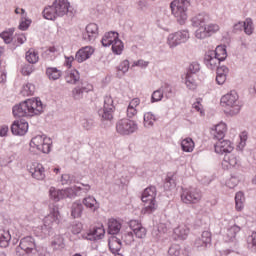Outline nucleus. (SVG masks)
I'll use <instances>...</instances> for the list:
<instances>
[{
  "mask_svg": "<svg viewBox=\"0 0 256 256\" xmlns=\"http://www.w3.org/2000/svg\"><path fill=\"white\" fill-rule=\"evenodd\" d=\"M220 103L222 107H225L226 113L231 116L238 115L241 111V107H243V104L239 101V94H237L235 90L222 96Z\"/></svg>",
  "mask_w": 256,
  "mask_h": 256,
  "instance_id": "4",
  "label": "nucleus"
},
{
  "mask_svg": "<svg viewBox=\"0 0 256 256\" xmlns=\"http://www.w3.org/2000/svg\"><path fill=\"white\" fill-rule=\"evenodd\" d=\"M29 131V123L25 120H15L11 125L12 135L23 136Z\"/></svg>",
  "mask_w": 256,
  "mask_h": 256,
  "instance_id": "18",
  "label": "nucleus"
},
{
  "mask_svg": "<svg viewBox=\"0 0 256 256\" xmlns=\"http://www.w3.org/2000/svg\"><path fill=\"white\" fill-rule=\"evenodd\" d=\"M33 71H35V67L33 66V64H23L21 67V73L24 76L31 75Z\"/></svg>",
  "mask_w": 256,
  "mask_h": 256,
  "instance_id": "51",
  "label": "nucleus"
},
{
  "mask_svg": "<svg viewBox=\"0 0 256 256\" xmlns=\"http://www.w3.org/2000/svg\"><path fill=\"white\" fill-rule=\"evenodd\" d=\"M99 37V26L96 23H90L86 26L85 32L82 33V38L87 43H94Z\"/></svg>",
  "mask_w": 256,
  "mask_h": 256,
  "instance_id": "14",
  "label": "nucleus"
},
{
  "mask_svg": "<svg viewBox=\"0 0 256 256\" xmlns=\"http://www.w3.org/2000/svg\"><path fill=\"white\" fill-rule=\"evenodd\" d=\"M29 173L33 177V179H36L37 181H44L45 179V167H43V164L39 162H34L30 165L28 168Z\"/></svg>",
  "mask_w": 256,
  "mask_h": 256,
  "instance_id": "17",
  "label": "nucleus"
},
{
  "mask_svg": "<svg viewBox=\"0 0 256 256\" xmlns=\"http://www.w3.org/2000/svg\"><path fill=\"white\" fill-rule=\"evenodd\" d=\"M44 55L50 56V59H55L57 57V48L55 46L49 47L45 52Z\"/></svg>",
  "mask_w": 256,
  "mask_h": 256,
  "instance_id": "59",
  "label": "nucleus"
},
{
  "mask_svg": "<svg viewBox=\"0 0 256 256\" xmlns=\"http://www.w3.org/2000/svg\"><path fill=\"white\" fill-rule=\"evenodd\" d=\"M189 7H191V1L189 0H173L170 3L172 15L175 17L179 25H185L188 17L187 12L189 11Z\"/></svg>",
  "mask_w": 256,
  "mask_h": 256,
  "instance_id": "5",
  "label": "nucleus"
},
{
  "mask_svg": "<svg viewBox=\"0 0 256 256\" xmlns=\"http://www.w3.org/2000/svg\"><path fill=\"white\" fill-rule=\"evenodd\" d=\"M82 205L85 206L86 209H90V211H97L100 207L99 202L93 196H87L82 200Z\"/></svg>",
  "mask_w": 256,
  "mask_h": 256,
  "instance_id": "24",
  "label": "nucleus"
},
{
  "mask_svg": "<svg viewBox=\"0 0 256 256\" xmlns=\"http://www.w3.org/2000/svg\"><path fill=\"white\" fill-rule=\"evenodd\" d=\"M104 35L107 37L108 41H110L111 45L119 39V33L115 31L106 32Z\"/></svg>",
  "mask_w": 256,
  "mask_h": 256,
  "instance_id": "56",
  "label": "nucleus"
},
{
  "mask_svg": "<svg viewBox=\"0 0 256 256\" xmlns=\"http://www.w3.org/2000/svg\"><path fill=\"white\" fill-rule=\"evenodd\" d=\"M157 197V188L155 186L147 187L141 196V201L144 203L145 213L151 214L157 210L155 198Z\"/></svg>",
  "mask_w": 256,
  "mask_h": 256,
  "instance_id": "6",
  "label": "nucleus"
},
{
  "mask_svg": "<svg viewBox=\"0 0 256 256\" xmlns=\"http://www.w3.org/2000/svg\"><path fill=\"white\" fill-rule=\"evenodd\" d=\"M181 148L185 153H191L195 149V142L191 138H185L181 142Z\"/></svg>",
  "mask_w": 256,
  "mask_h": 256,
  "instance_id": "36",
  "label": "nucleus"
},
{
  "mask_svg": "<svg viewBox=\"0 0 256 256\" xmlns=\"http://www.w3.org/2000/svg\"><path fill=\"white\" fill-rule=\"evenodd\" d=\"M94 52L95 50L91 46L83 47L76 52L75 61H77V63H84V61L91 58Z\"/></svg>",
  "mask_w": 256,
  "mask_h": 256,
  "instance_id": "19",
  "label": "nucleus"
},
{
  "mask_svg": "<svg viewBox=\"0 0 256 256\" xmlns=\"http://www.w3.org/2000/svg\"><path fill=\"white\" fill-rule=\"evenodd\" d=\"M46 75L50 81H57V79H61V70L57 67H48L46 68Z\"/></svg>",
  "mask_w": 256,
  "mask_h": 256,
  "instance_id": "33",
  "label": "nucleus"
},
{
  "mask_svg": "<svg viewBox=\"0 0 256 256\" xmlns=\"http://www.w3.org/2000/svg\"><path fill=\"white\" fill-rule=\"evenodd\" d=\"M241 231V227L237 226V224H234L230 228L227 229L226 233V241H233L235 237H237V233Z\"/></svg>",
  "mask_w": 256,
  "mask_h": 256,
  "instance_id": "37",
  "label": "nucleus"
},
{
  "mask_svg": "<svg viewBox=\"0 0 256 256\" xmlns=\"http://www.w3.org/2000/svg\"><path fill=\"white\" fill-rule=\"evenodd\" d=\"M164 189H166V191H171V189H175V179H173V177H166L164 182Z\"/></svg>",
  "mask_w": 256,
  "mask_h": 256,
  "instance_id": "52",
  "label": "nucleus"
},
{
  "mask_svg": "<svg viewBox=\"0 0 256 256\" xmlns=\"http://www.w3.org/2000/svg\"><path fill=\"white\" fill-rule=\"evenodd\" d=\"M83 209L84 207L81 200L75 201L71 205V217H73V219H79L81 215H83Z\"/></svg>",
  "mask_w": 256,
  "mask_h": 256,
  "instance_id": "28",
  "label": "nucleus"
},
{
  "mask_svg": "<svg viewBox=\"0 0 256 256\" xmlns=\"http://www.w3.org/2000/svg\"><path fill=\"white\" fill-rule=\"evenodd\" d=\"M30 147L31 149H37L40 153H51L53 141L45 135H37L31 139Z\"/></svg>",
  "mask_w": 256,
  "mask_h": 256,
  "instance_id": "7",
  "label": "nucleus"
},
{
  "mask_svg": "<svg viewBox=\"0 0 256 256\" xmlns=\"http://www.w3.org/2000/svg\"><path fill=\"white\" fill-rule=\"evenodd\" d=\"M214 57H217L220 61L227 59V48L225 46H217L215 50H209Z\"/></svg>",
  "mask_w": 256,
  "mask_h": 256,
  "instance_id": "30",
  "label": "nucleus"
},
{
  "mask_svg": "<svg viewBox=\"0 0 256 256\" xmlns=\"http://www.w3.org/2000/svg\"><path fill=\"white\" fill-rule=\"evenodd\" d=\"M26 61L31 65H35V63L39 62V53L33 49L28 50L26 52Z\"/></svg>",
  "mask_w": 256,
  "mask_h": 256,
  "instance_id": "39",
  "label": "nucleus"
},
{
  "mask_svg": "<svg viewBox=\"0 0 256 256\" xmlns=\"http://www.w3.org/2000/svg\"><path fill=\"white\" fill-rule=\"evenodd\" d=\"M44 19L48 21H55L57 17H73L75 15V9L71 7L69 0H55L51 6L45 7L43 12Z\"/></svg>",
  "mask_w": 256,
  "mask_h": 256,
  "instance_id": "2",
  "label": "nucleus"
},
{
  "mask_svg": "<svg viewBox=\"0 0 256 256\" xmlns=\"http://www.w3.org/2000/svg\"><path fill=\"white\" fill-rule=\"evenodd\" d=\"M143 224L139 222V220H130L129 227L133 231V233L136 231V229L140 228Z\"/></svg>",
  "mask_w": 256,
  "mask_h": 256,
  "instance_id": "63",
  "label": "nucleus"
},
{
  "mask_svg": "<svg viewBox=\"0 0 256 256\" xmlns=\"http://www.w3.org/2000/svg\"><path fill=\"white\" fill-rule=\"evenodd\" d=\"M185 85H186L187 89H190V91H195V89H197V81L195 80L194 74L186 73Z\"/></svg>",
  "mask_w": 256,
  "mask_h": 256,
  "instance_id": "38",
  "label": "nucleus"
},
{
  "mask_svg": "<svg viewBox=\"0 0 256 256\" xmlns=\"http://www.w3.org/2000/svg\"><path fill=\"white\" fill-rule=\"evenodd\" d=\"M196 39H207L209 37V32H207V26H201L195 31Z\"/></svg>",
  "mask_w": 256,
  "mask_h": 256,
  "instance_id": "44",
  "label": "nucleus"
},
{
  "mask_svg": "<svg viewBox=\"0 0 256 256\" xmlns=\"http://www.w3.org/2000/svg\"><path fill=\"white\" fill-rule=\"evenodd\" d=\"M138 130L139 125L134 120L124 118L116 122V133H118V135H133V133H137Z\"/></svg>",
  "mask_w": 256,
  "mask_h": 256,
  "instance_id": "8",
  "label": "nucleus"
},
{
  "mask_svg": "<svg viewBox=\"0 0 256 256\" xmlns=\"http://www.w3.org/2000/svg\"><path fill=\"white\" fill-rule=\"evenodd\" d=\"M71 231H72L73 235H79V233H81V231H83V224L81 222H74L72 224Z\"/></svg>",
  "mask_w": 256,
  "mask_h": 256,
  "instance_id": "57",
  "label": "nucleus"
},
{
  "mask_svg": "<svg viewBox=\"0 0 256 256\" xmlns=\"http://www.w3.org/2000/svg\"><path fill=\"white\" fill-rule=\"evenodd\" d=\"M118 73L125 75L129 71V60L122 61L119 66L116 67Z\"/></svg>",
  "mask_w": 256,
  "mask_h": 256,
  "instance_id": "50",
  "label": "nucleus"
},
{
  "mask_svg": "<svg viewBox=\"0 0 256 256\" xmlns=\"http://www.w3.org/2000/svg\"><path fill=\"white\" fill-rule=\"evenodd\" d=\"M200 239L203 240L206 245L208 246L211 245V232L209 231L202 232Z\"/></svg>",
  "mask_w": 256,
  "mask_h": 256,
  "instance_id": "60",
  "label": "nucleus"
},
{
  "mask_svg": "<svg viewBox=\"0 0 256 256\" xmlns=\"http://www.w3.org/2000/svg\"><path fill=\"white\" fill-rule=\"evenodd\" d=\"M239 163H240L239 158L235 156V154L228 153V154H225L222 165L228 168L239 167Z\"/></svg>",
  "mask_w": 256,
  "mask_h": 256,
  "instance_id": "27",
  "label": "nucleus"
},
{
  "mask_svg": "<svg viewBox=\"0 0 256 256\" xmlns=\"http://www.w3.org/2000/svg\"><path fill=\"white\" fill-rule=\"evenodd\" d=\"M115 113V102L113 101V97L111 95H106L104 97V105L103 108L98 110V115L101 121H109L113 119V115Z\"/></svg>",
  "mask_w": 256,
  "mask_h": 256,
  "instance_id": "9",
  "label": "nucleus"
},
{
  "mask_svg": "<svg viewBox=\"0 0 256 256\" xmlns=\"http://www.w3.org/2000/svg\"><path fill=\"white\" fill-rule=\"evenodd\" d=\"M246 141H247V132H242V134L240 135V142L236 147L237 151H243V149H245V145H247Z\"/></svg>",
  "mask_w": 256,
  "mask_h": 256,
  "instance_id": "54",
  "label": "nucleus"
},
{
  "mask_svg": "<svg viewBox=\"0 0 256 256\" xmlns=\"http://www.w3.org/2000/svg\"><path fill=\"white\" fill-rule=\"evenodd\" d=\"M227 73H229V68H227V66H221L217 68L216 83L218 85H223L227 81Z\"/></svg>",
  "mask_w": 256,
  "mask_h": 256,
  "instance_id": "25",
  "label": "nucleus"
},
{
  "mask_svg": "<svg viewBox=\"0 0 256 256\" xmlns=\"http://www.w3.org/2000/svg\"><path fill=\"white\" fill-rule=\"evenodd\" d=\"M19 249L24 251L27 255L32 253L33 250L37 249V244L35 243V238L32 236H26L20 240L19 246L16 248V253L19 254Z\"/></svg>",
  "mask_w": 256,
  "mask_h": 256,
  "instance_id": "13",
  "label": "nucleus"
},
{
  "mask_svg": "<svg viewBox=\"0 0 256 256\" xmlns=\"http://www.w3.org/2000/svg\"><path fill=\"white\" fill-rule=\"evenodd\" d=\"M203 194L197 188H185L181 193V201L186 205H195L201 201Z\"/></svg>",
  "mask_w": 256,
  "mask_h": 256,
  "instance_id": "10",
  "label": "nucleus"
},
{
  "mask_svg": "<svg viewBox=\"0 0 256 256\" xmlns=\"http://www.w3.org/2000/svg\"><path fill=\"white\" fill-rule=\"evenodd\" d=\"M109 249L113 255L119 253L121 251V247H123V243L121 242V238L117 236H112L108 242Z\"/></svg>",
  "mask_w": 256,
  "mask_h": 256,
  "instance_id": "23",
  "label": "nucleus"
},
{
  "mask_svg": "<svg viewBox=\"0 0 256 256\" xmlns=\"http://www.w3.org/2000/svg\"><path fill=\"white\" fill-rule=\"evenodd\" d=\"M164 97L163 90L159 88L158 90L154 91L151 96V103H157L161 101Z\"/></svg>",
  "mask_w": 256,
  "mask_h": 256,
  "instance_id": "49",
  "label": "nucleus"
},
{
  "mask_svg": "<svg viewBox=\"0 0 256 256\" xmlns=\"http://www.w3.org/2000/svg\"><path fill=\"white\" fill-rule=\"evenodd\" d=\"M54 223L59 224V208L52 209L49 215L44 218V227L47 229H51Z\"/></svg>",
  "mask_w": 256,
  "mask_h": 256,
  "instance_id": "20",
  "label": "nucleus"
},
{
  "mask_svg": "<svg viewBox=\"0 0 256 256\" xmlns=\"http://www.w3.org/2000/svg\"><path fill=\"white\" fill-rule=\"evenodd\" d=\"M123 49H125L123 41L118 38V40L112 44V53H114V55H121V53H123Z\"/></svg>",
  "mask_w": 256,
  "mask_h": 256,
  "instance_id": "42",
  "label": "nucleus"
},
{
  "mask_svg": "<svg viewBox=\"0 0 256 256\" xmlns=\"http://www.w3.org/2000/svg\"><path fill=\"white\" fill-rule=\"evenodd\" d=\"M211 133L214 139L218 140V142L214 146L216 153L220 155H223V153H226V155H229V153H231L233 149H235L231 141L222 140L225 137V133H227V124L223 122L217 124Z\"/></svg>",
  "mask_w": 256,
  "mask_h": 256,
  "instance_id": "3",
  "label": "nucleus"
},
{
  "mask_svg": "<svg viewBox=\"0 0 256 256\" xmlns=\"http://www.w3.org/2000/svg\"><path fill=\"white\" fill-rule=\"evenodd\" d=\"M83 237L87 241H101L105 237V228L102 224L95 226L88 233L84 234Z\"/></svg>",
  "mask_w": 256,
  "mask_h": 256,
  "instance_id": "15",
  "label": "nucleus"
},
{
  "mask_svg": "<svg viewBox=\"0 0 256 256\" xmlns=\"http://www.w3.org/2000/svg\"><path fill=\"white\" fill-rule=\"evenodd\" d=\"M0 37L3 39L4 43H6L7 45L11 43V41H13V38L11 37V33L9 32H2L0 34Z\"/></svg>",
  "mask_w": 256,
  "mask_h": 256,
  "instance_id": "64",
  "label": "nucleus"
},
{
  "mask_svg": "<svg viewBox=\"0 0 256 256\" xmlns=\"http://www.w3.org/2000/svg\"><path fill=\"white\" fill-rule=\"evenodd\" d=\"M189 30H182L168 35L167 43L171 49L189 41Z\"/></svg>",
  "mask_w": 256,
  "mask_h": 256,
  "instance_id": "12",
  "label": "nucleus"
},
{
  "mask_svg": "<svg viewBox=\"0 0 256 256\" xmlns=\"http://www.w3.org/2000/svg\"><path fill=\"white\" fill-rule=\"evenodd\" d=\"M133 233L136 235L137 239H145V237H147V229L143 227V225L136 229Z\"/></svg>",
  "mask_w": 256,
  "mask_h": 256,
  "instance_id": "55",
  "label": "nucleus"
},
{
  "mask_svg": "<svg viewBox=\"0 0 256 256\" xmlns=\"http://www.w3.org/2000/svg\"><path fill=\"white\" fill-rule=\"evenodd\" d=\"M122 224L119 220L112 218L108 220V233L109 235H119Z\"/></svg>",
  "mask_w": 256,
  "mask_h": 256,
  "instance_id": "26",
  "label": "nucleus"
},
{
  "mask_svg": "<svg viewBox=\"0 0 256 256\" xmlns=\"http://www.w3.org/2000/svg\"><path fill=\"white\" fill-rule=\"evenodd\" d=\"M243 31L246 35H253V32L255 31V26H253V20L251 18L245 19Z\"/></svg>",
  "mask_w": 256,
  "mask_h": 256,
  "instance_id": "43",
  "label": "nucleus"
},
{
  "mask_svg": "<svg viewBox=\"0 0 256 256\" xmlns=\"http://www.w3.org/2000/svg\"><path fill=\"white\" fill-rule=\"evenodd\" d=\"M9 241H11V234L9 231L0 229V247L2 249L9 247Z\"/></svg>",
  "mask_w": 256,
  "mask_h": 256,
  "instance_id": "34",
  "label": "nucleus"
},
{
  "mask_svg": "<svg viewBox=\"0 0 256 256\" xmlns=\"http://www.w3.org/2000/svg\"><path fill=\"white\" fill-rule=\"evenodd\" d=\"M89 91H93V85L87 82H81L80 85L76 86L72 90V97L74 101H81L83 99L84 93H89Z\"/></svg>",
  "mask_w": 256,
  "mask_h": 256,
  "instance_id": "16",
  "label": "nucleus"
},
{
  "mask_svg": "<svg viewBox=\"0 0 256 256\" xmlns=\"http://www.w3.org/2000/svg\"><path fill=\"white\" fill-rule=\"evenodd\" d=\"M206 31L208 33V37H211L213 33H217V31H219V25L209 24L208 26H206Z\"/></svg>",
  "mask_w": 256,
  "mask_h": 256,
  "instance_id": "58",
  "label": "nucleus"
},
{
  "mask_svg": "<svg viewBox=\"0 0 256 256\" xmlns=\"http://www.w3.org/2000/svg\"><path fill=\"white\" fill-rule=\"evenodd\" d=\"M49 195L50 199L52 201H55V203H59L61 199H73V197H76L77 194L75 193V189L73 188H67L65 190H58L55 187H51L49 189Z\"/></svg>",
  "mask_w": 256,
  "mask_h": 256,
  "instance_id": "11",
  "label": "nucleus"
},
{
  "mask_svg": "<svg viewBox=\"0 0 256 256\" xmlns=\"http://www.w3.org/2000/svg\"><path fill=\"white\" fill-rule=\"evenodd\" d=\"M181 255V246L173 244L168 250V256H180Z\"/></svg>",
  "mask_w": 256,
  "mask_h": 256,
  "instance_id": "53",
  "label": "nucleus"
},
{
  "mask_svg": "<svg viewBox=\"0 0 256 256\" xmlns=\"http://www.w3.org/2000/svg\"><path fill=\"white\" fill-rule=\"evenodd\" d=\"M31 25V20L27 19V12L25 9L21 8V21L18 26L20 31H27Z\"/></svg>",
  "mask_w": 256,
  "mask_h": 256,
  "instance_id": "31",
  "label": "nucleus"
},
{
  "mask_svg": "<svg viewBox=\"0 0 256 256\" xmlns=\"http://www.w3.org/2000/svg\"><path fill=\"white\" fill-rule=\"evenodd\" d=\"M174 234L178 236V239H187V235H189V228L185 225H180L174 229Z\"/></svg>",
  "mask_w": 256,
  "mask_h": 256,
  "instance_id": "40",
  "label": "nucleus"
},
{
  "mask_svg": "<svg viewBox=\"0 0 256 256\" xmlns=\"http://www.w3.org/2000/svg\"><path fill=\"white\" fill-rule=\"evenodd\" d=\"M243 201H245V195L243 194V192H237L235 195L237 211H241V209H243Z\"/></svg>",
  "mask_w": 256,
  "mask_h": 256,
  "instance_id": "46",
  "label": "nucleus"
},
{
  "mask_svg": "<svg viewBox=\"0 0 256 256\" xmlns=\"http://www.w3.org/2000/svg\"><path fill=\"white\" fill-rule=\"evenodd\" d=\"M21 95L23 97H30L31 95L35 94V85L32 83H27L22 87Z\"/></svg>",
  "mask_w": 256,
  "mask_h": 256,
  "instance_id": "41",
  "label": "nucleus"
},
{
  "mask_svg": "<svg viewBox=\"0 0 256 256\" xmlns=\"http://www.w3.org/2000/svg\"><path fill=\"white\" fill-rule=\"evenodd\" d=\"M247 245L250 251L256 253V232H252V234L247 237Z\"/></svg>",
  "mask_w": 256,
  "mask_h": 256,
  "instance_id": "45",
  "label": "nucleus"
},
{
  "mask_svg": "<svg viewBox=\"0 0 256 256\" xmlns=\"http://www.w3.org/2000/svg\"><path fill=\"white\" fill-rule=\"evenodd\" d=\"M94 122L92 119H83L82 120V127L86 129V131H89L93 129Z\"/></svg>",
  "mask_w": 256,
  "mask_h": 256,
  "instance_id": "62",
  "label": "nucleus"
},
{
  "mask_svg": "<svg viewBox=\"0 0 256 256\" xmlns=\"http://www.w3.org/2000/svg\"><path fill=\"white\" fill-rule=\"evenodd\" d=\"M79 79H81V74L75 69L67 72L65 76L66 82L70 83V85H77Z\"/></svg>",
  "mask_w": 256,
  "mask_h": 256,
  "instance_id": "29",
  "label": "nucleus"
},
{
  "mask_svg": "<svg viewBox=\"0 0 256 256\" xmlns=\"http://www.w3.org/2000/svg\"><path fill=\"white\" fill-rule=\"evenodd\" d=\"M160 89L162 90L163 95H165L166 99H171L177 94L175 88H173V86H171L169 83H164L160 87Z\"/></svg>",
  "mask_w": 256,
  "mask_h": 256,
  "instance_id": "32",
  "label": "nucleus"
},
{
  "mask_svg": "<svg viewBox=\"0 0 256 256\" xmlns=\"http://www.w3.org/2000/svg\"><path fill=\"white\" fill-rule=\"evenodd\" d=\"M14 117H35L43 113V102L39 98H32L16 104L12 108Z\"/></svg>",
  "mask_w": 256,
  "mask_h": 256,
  "instance_id": "1",
  "label": "nucleus"
},
{
  "mask_svg": "<svg viewBox=\"0 0 256 256\" xmlns=\"http://www.w3.org/2000/svg\"><path fill=\"white\" fill-rule=\"evenodd\" d=\"M155 121H157V116H155L153 112H146L144 114V127H146V129L153 127V125H155Z\"/></svg>",
  "mask_w": 256,
  "mask_h": 256,
  "instance_id": "35",
  "label": "nucleus"
},
{
  "mask_svg": "<svg viewBox=\"0 0 256 256\" xmlns=\"http://www.w3.org/2000/svg\"><path fill=\"white\" fill-rule=\"evenodd\" d=\"M209 21V15L205 13H200L196 16H194L191 19V23L193 27H207V22Z\"/></svg>",
  "mask_w": 256,
  "mask_h": 256,
  "instance_id": "22",
  "label": "nucleus"
},
{
  "mask_svg": "<svg viewBox=\"0 0 256 256\" xmlns=\"http://www.w3.org/2000/svg\"><path fill=\"white\" fill-rule=\"evenodd\" d=\"M121 243H125V245H131L133 241H135V237L133 236V232H126L121 236Z\"/></svg>",
  "mask_w": 256,
  "mask_h": 256,
  "instance_id": "47",
  "label": "nucleus"
},
{
  "mask_svg": "<svg viewBox=\"0 0 256 256\" xmlns=\"http://www.w3.org/2000/svg\"><path fill=\"white\" fill-rule=\"evenodd\" d=\"M61 183L62 185H71L73 183V177L69 174H63L61 176Z\"/></svg>",
  "mask_w": 256,
  "mask_h": 256,
  "instance_id": "61",
  "label": "nucleus"
},
{
  "mask_svg": "<svg viewBox=\"0 0 256 256\" xmlns=\"http://www.w3.org/2000/svg\"><path fill=\"white\" fill-rule=\"evenodd\" d=\"M199 71H201V66L199 65V63L192 62L188 67L187 74L197 75V73H199Z\"/></svg>",
  "mask_w": 256,
  "mask_h": 256,
  "instance_id": "48",
  "label": "nucleus"
},
{
  "mask_svg": "<svg viewBox=\"0 0 256 256\" xmlns=\"http://www.w3.org/2000/svg\"><path fill=\"white\" fill-rule=\"evenodd\" d=\"M204 64L208 69H211L212 71L213 69L221 67L219 66L221 65L220 59L214 56L210 51L206 52V54L204 55Z\"/></svg>",
  "mask_w": 256,
  "mask_h": 256,
  "instance_id": "21",
  "label": "nucleus"
}]
</instances>
